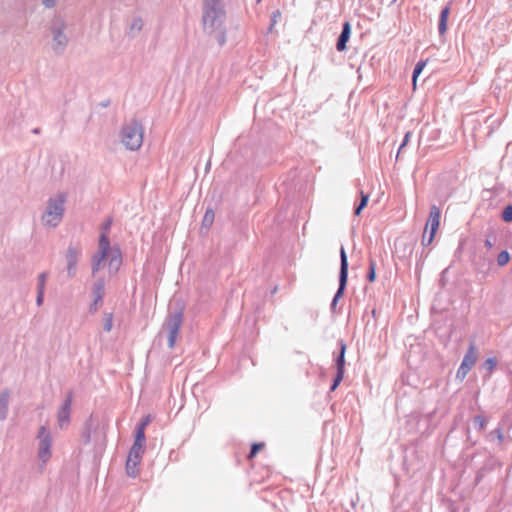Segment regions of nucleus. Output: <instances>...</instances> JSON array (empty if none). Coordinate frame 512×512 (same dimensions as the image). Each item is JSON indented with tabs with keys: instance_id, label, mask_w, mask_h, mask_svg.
I'll use <instances>...</instances> for the list:
<instances>
[{
	"instance_id": "obj_1",
	"label": "nucleus",
	"mask_w": 512,
	"mask_h": 512,
	"mask_svg": "<svg viewBox=\"0 0 512 512\" xmlns=\"http://www.w3.org/2000/svg\"><path fill=\"white\" fill-rule=\"evenodd\" d=\"M121 265L120 250L116 246H111L108 237L102 234L99 239L98 250L91 259L92 276L106 275L110 278L118 272Z\"/></svg>"
},
{
	"instance_id": "obj_2",
	"label": "nucleus",
	"mask_w": 512,
	"mask_h": 512,
	"mask_svg": "<svg viewBox=\"0 0 512 512\" xmlns=\"http://www.w3.org/2000/svg\"><path fill=\"white\" fill-rule=\"evenodd\" d=\"M202 23L205 33L219 45L227 42L226 11L223 0H203Z\"/></svg>"
},
{
	"instance_id": "obj_3",
	"label": "nucleus",
	"mask_w": 512,
	"mask_h": 512,
	"mask_svg": "<svg viewBox=\"0 0 512 512\" xmlns=\"http://www.w3.org/2000/svg\"><path fill=\"white\" fill-rule=\"evenodd\" d=\"M48 36L52 52L57 56L63 55L70 41L69 25L64 16L56 14L51 18L48 24Z\"/></svg>"
},
{
	"instance_id": "obj_4",
	"label": "nucleus",
	"mask_w": 512,
	"mask_h": 512,
	"mask_svg": "<svg viewBox=\"0 0 512 512\" xmlns=\"http://www.w3.org/2000/svg\"><path fill=\"white\" fill-rule=\"evenodd\" d=\"M67 194L57 192L50 196L46 201L45 207L40 217L41 224L47 228L57 227L64 216Z\"/></svg>"
},
{
	"instance_id": "obj_5",
	"label": "nucleus",
	"mask_w": 512,
	"mask_h": 512,
	"mask_svg": "<svg viewBox=\"0 0 512 512\" xmlns=\"http://www.w3.org/2000/svg\"><path fill=\"white\" fill-rule=\"evenodd\" d=\"M122 145L131 151L138 150L143 143V127L136 120L125 123L119 133Z\"/></svg>"
},
{
	"instance_id": "obj_6",
	"label": "nucleus",
	"mask_w": 512,
	"mask_h": 512,
	"mask_svg": "<svg viewBox=\"0 0 512 512\" xmlns=\"http://www.w3.org/2000/svg\"><path fill=\"white\" fill-rule=\"evenodd\" d=\"M37 456L40 461V467L43 468L52 456V435L45 425L40 426L37 433Z\"/></svg>"
},
{
	"instance_id": "obj_7",
	"label": "nucleus",
	"mask_w": 512,
	"mask_h": 512,
	"mask_svg": "<svg viewBox=\"0 0 512 512\" xmlns=\"http://www.w3.org/2000/svg\"><path fill=\"white\" fill-rule=\"evenodd\" d=\"M182 325V312H175L172 314H169L167 317L164 326L163 331L167 334L168 339V347L173 348L176 343V338L178 336L180 327Z\"/></svg>"
},
{
	"instance_id": "obj_8",
	"label": "nucleus",
	"mask_w": 512,
	"mask_h": 512,
	"mask_svg": "<svg viewBox=\"0 0 512 512\" xmlns=\"http://www.w3.org/2000/svg\"><path fill=\"white\" fill-rule=\"evenodd\" d=\"M95 280L92 286L93 302L90 305V312H96L102 305L105 295V284L108 279L106 275L92 276Z\"/></svg>"
},
{
	"instance_id": "obj_9",
	"label": "nucleus",
	"mask_w": 512,
	"mask_h": 512,
	"mask_svg": "<svg viewBox=\"0 0 512 512\" xmlns=\"http://www.w3.org/2000/svg\"><path fill=\"white\" fill-rule=\"evenodd\" d=\"M340 275H339V288L332 300L331 307L334 308L338 302V300L342 297L344 289L347 284L348 278V260L344 247L340 248Z\"/></svg>"
},
{
	"instance_id": "obj_10",
	"label": "nucleus",
	"mask_w": 512,
	"mask_h": 512,
	"mask_svg": "<svg viewBox=\"0 0 512 512\" xmlns=\"http://www.w3.org/2000/svg\"><path fill=\"white\" fill-rule=\"evenodd\" d=\"M82 250L77 245H70L65 252L66 273L68 278H74L77 274V265Z\"/></svg>"
},
{
	"instance_id": "obj_11",
	"label": "nucleus",
	"mask_w": 512,
	"mask_h": 512,
	"mask_svg": "<svg viewBox=\"0 0 512 512\" xmlns=\"http://www.w3.org/2000/svg\"><path fill=\"white\" fill-rule=\"evenodd\" d=\"M72 401L73 395L71 392H69L57 411V424L61 430L66 429L69 426Z\"/></svg>"
},
{
	"instance_id": "obj_12",
	"label": "nucleus",
	"mask_w": 512,
	"mask_h": 512,
	"mask_svg": "<svg viewBox=\"0 0 512 512\" xmlns=\"http://www.w3.org/2000/svg\"><path fill=\"white\" fill-rule=\"evenodd\" d=\"M478 358V353L474 345H470L467 353L465 354L462 363L456 373L457 379L460 381L464 380L468 372L475 365Z\"/></svg>"
},
{
	"instance_id": "obj_13",
	"label": "nucleus",
	"mask_w": 512,
	"mask_h": 512,
	"mask_svg": "<svg viewBox=\"0 0 512 512\" xmlns=\"http://www.w3.org/2000/svg\"><path fill=\"white\" fill-rule=\"evenodd\" d=\"M143 27H144L143 19L140 16H133L127 22L125 33L130 38H135L141 33Z\"/></svg>"
},
{
	"instance_id": "obj_14",
	"label": "nucleus",
	"mask_w": 512,
	"mask_h": 512,
	"mask_svg": "<svg viewBox=\"0 0 512 512\" xmlns=\"http://www.w3.org/2000/svg\"><path fill=\"white\" fill-rule=\"evenodd\" d=\"M440 216V209L437 206L433 205L430 209L429 218L426 224V229L430 227V232H432V236H435L437 229L440 225Z\"/></svg>"
},
{
	"instance_id": "obj_15",
	"label": "nucleus",
	"mask_w": 512,
	"mask_h": 512,
	"mask_svg": "<svg viewBox=\"0 0 512 512\" xmlns=\"http://www.w3.org/2000/svg\"><path fill=\"white\" fill-rule=\"evenodd\" d=\"M10 402V393L8 390L0 392V420L3 421L8 416V408Z\"/></svg>"
},
{
	"instance_id": "obj_16",
	"label": "nucleus",
	"mask_w": 512,
	"mask_h": 512,
	"mask_svg": "<svg viewBox=\"0 0 512 512\" xmlns=\"http://www.w3.org/2000/svg\"><path fill=\"white\" fill-rule=\"evenodd\" d=\"M351 33L350 24L348 22L344 23L343 30L338 38L336 48L338 51H343L346 49V43L349 40Z\"/></svg>"
},
{
	"instance_id": "obj_17",
	"label": "nucleus",
	"mask_w": 512,
	"mask_h": 512,
	"mask_svg": "<svg viewBox=\"0 0 512 512\" xmlns=\"http://www.w3.org/2000/svg\"><path fill=\"white\" fill-rule=\"evenodd\" d=\"M143 452H144V444L133 443V445L130 449L128 458H130L132 460L140 461Z\"/></svg>"
},
{
	"instance_id": "obj_18",
	"label": "nucleus",
	"mask_w": 512,
	"mask_h": 512,
	"mask_svg": "<svg viewBox=\"0 0 512 512\" xmlns=\"http://www.w3.org/2000/svg\"><path fill=\"white\" fill-rule=\"evenodd\" d=\"M449 8L445 7L440 14V20H439V33L444 34L447 30V19L449 16Z\"/></svg>"
},
{
	"instance_id": "obj_19",
	"label": "nucleus",
	"mask_w": 512,
	"mask_h": 512,
	"mask_svg": "<svg viewBox=\"0 0 512 512\" xmlns=\"http://www.w3.org/2000/svg\"><path fill=\"white\" fill-rule=\"evenodd\" d=\"M140 461L138 460H132L130 458H127L126 462V472L130 477H135L137 475V466Z\"/></svg>"
},
{
	"instance_id": "obj_20",
	"label": "nucleus",
	"mask_w": 512,
	"mask_h": 512,
	"mask_svg": "<svg viewBox=\"0 0 512 512\" xmlns=\"http://www.w3.org/2000/svg\"><path fill=\"white\" fill-rule=\"evenodd\" d=\"M215 218V214L212 209L206 210L203 220H202V226L206 229H209L210 226L213 224Z\"/></svg>"
},
{
	"instance_id": "obj_21",
	"label": "nucleus",
	"mask_w": 512,
	"mask_h": 512,
	"mask_svg": "<svg viewBox=\"0 0 512 512\" xmlns=\"http://www.w3.org/2000/svg\"><path fill=\"white\" fill-rule=\"evenodd\" d=\"M425 66H426V61H419L414 68L413 77H412L414 89L416 88L417 78L421 74V72L423 71Z\"/></svg>"
},
{
	"instance_id": "obj_22",
	"label": "nucleus",
	"mask_w": 512,
	"mask_h": 512,
	"mask_svg": "<svg viewBox=\"0 0 512 512\" xmlns=\"http://www.w3.org/2000/svg\"><path fill=\"white\" fill-rule=\"evenodd\" d=\"M345 350H346V345L344 343H341V351H340V355L337 359V371H341L342 373H344V354H345Z\"/></svg>"
},
{
	"instance_id": "obj_23",
	"label": "nucleus",
	"mask_w": 512,
	"mask_h": 512,
	"mask_svg": "<svg viewBox=\"0 0 512 512\" xmlns=\"http://www.w3.org/2000/svg\"><path fill=\"white\" fill-rule=\"evenodd\" d=\"M113 327V315L111 313H106L103 316V328L105 331L110 332Z\"/></svg>"
},
{
	"instance_id": "obj_24",
	"label": "nucleus",
	"mask_w": 512,
	"mask_h": 512,
	"mask_svg": "<svg viewBox=\"0 0 512 512\" xmlns=\"http://www.w3.org/2000/svg\"><path fill=\"white\" fill-rule=\"evenodd\" d=\"M47 279V273L42 272L38 275L37 278V291H44L45 290V284Z\"/></svg>"
},
{
	"instance_id": "obj_25",
	"label": "nucleus",
	"mask_w": 512,
	"mask_h": 512,
	"mask_svg": "<svg viewBox=\"0 0 512 512\" xmlns=\"http://www.w3.org/2000/svg\"><path fill=\"white\" fill-rule=\"evenodd\" d=\"M368 200H369V196L362 192L361 193V201L355 210L356 215H360L361 211L366 207Z\"/></svg>"
},
{
	"instance_id": "obj_26",
	"label": "nucleus",
	"mask_w": 512,
	"mask_h": 512,
	"mask_svg": "<svg viewBox=\"0 0 512 512\" xmlns=\"http://www.w3.org/2000/svg\"><path fill=\"white\" fill-rule=\"evenodd\" d=\"M510 260V255L507 251H502L497 257V263L499 266L506 265Z\"/></svg>"
},
{
	"instance_id": "obj_27",
	"label": "nucleus",
	"mask_w": 512,
	"mask_h": 512,
	"mask_svg": "<svg viewBox=\"0 0 512 512\" xmlns=\"http://www.w3.org/2000/svg\"><path fill=\"white\" fill-rule=\"evenodd\" d=\"M486 424V419L482 416H476L474 418V426L479 429L483 430Z\"/></svg>"
},
{
	"instance_id": "obj_28",
	"label": "nucleus",
	"mask_w": 512,
	"mask_h": 512,
	"mask_svg": "<svg viewBox=\"0 0 512 512\" xmlns=\"http://www.w3.org/2000/svg\"><path fill=\"white\" fill-rule=\"evenodd\" d=\"M503 220L506 222L512 221V205L507 206L502 213Z\"/></svg>"
},
{
	"instance_id": "obj_29",
	"label": "nucleus",
	"mask_w": 512,
	"mask_h": 512,
	"mask_svg": "<svg viewBox=\"0 0 512 512\" xmlns=\"http://www.w3.org/2000/svg\"><path fill=\"white\" fill-rule=\"evenodd\" d=\"M144 442H145L144 430L138 428L137 431H136L134 443L144 444Z\"/></svg>"
},
{
	"instance_id": "obj_30",
	"label": "nucleus",
	"mask_w": 512,
	"mask_h": 512,
	"mask_svg": "<svg viewBox=\"0 0 512 512\" xmlns=\"http://www.w3.org/2000/svg\"><path fill=\"white\" fill-rule=\"evenodd\" d=\"M496 366V360L494 358H488L485 363H484V367L489 370V371H492Z\"/></svg>"
},
{
	"instance_id": "obj_31",
	"label": "nucleus",
	"mask_w": 512,
	"mask_h": 512,
	"mask_svg": "<svg viewBox=\"0 0 512 512\" xmlns=\"http://www.w3.org/2000/svg\"><path fill=\"white\" fill-rule=\"evenodd\" d=\"M343 375H344V373H342L341 371H337V375L335 377V380L331 387V390H335L337 388V386L340 384V382L343 379Z\"/></svg>"
},
{
	"instance_id": "obj_32",
	"label": "nucleus",
	"mask_w": 512,
	"mask_h": 512,
	"mask_svg": "<svg viewBox=\"0 0 512 512\" xmlns=\"http://www.w3.org/2000/svg\"><path fill=\"white\" fill-rule=\"evenodd\" d=\"M42 5L47 9H52L57 5L58 0H40Z\"/></svg>"
},
{
	"instance_id": "obj_33",
	"label": "nucleus",
	"mask_w": 512,
	"mask_h": 512,
	"mask_svg": "<svg viewBox=\"0 0 512 512\" xmlns=\"http://www.w3.org/2000/svg\"><path fill=\"white\" fill-rule=\"evenodd\" d=\"M368 280L373 282L375 280V264L374 262L370 263V271L368 273Z\"/></svg>"
},
{
	"instance_id": "obj_34",
	"label": "nucleus",
	"mask_w": 512,
	"mask_h": 512,
	"mask_svg": "<svg viewBox=\"0 0 512 512\" xmlns=\"http://www.w3.org/2000/svg\"><path fill=\"white\" fill-rule=\"evenodd\" d=\"M435 236H432V232H430L429 236H426L425 234L423 235V238H422V244L427 246V245H430L433 241Z\"/></svg>"
},
{
	"instance_id": "obj_35",
	"label": "nucleus",
	"mask_w": 512,
	"mask_h": 512,
	"mask_svg": "<svg viewBox=\"0 0 512 512\" xmlns=\"http://www.w3.org/2000/svg\"><path fill=\"white\" fill-rule=\"evenodd\" d=\"M262 447H263V444H260V443L254 444L251 448L250 457L255 456L256 453L262 449Z\"/></svg>"
},
{
	"instance_id": "obj_36",
	"label": "nucleus",
	"mask_w": 512,
	"mask_h": 512,
	"mask_svg": "<svg viewBox=\"0 0 512 512\" xmlns=\"http://www.w3.org/2000/svg\"><path fill=\"white\" fill-rule=\"evenodd\" d=\"M44 300V291H37L36 304L41 306Z\"/></svg>"
},
{
	"instance_id": "obj_37",
	"label": "nucleus",
	"mask_w": 512,
	"mask_h": 512,
	"mask_svg": "<svg viewBox=\"0 0 512 512\" xmlns=\"http://www.w3.org/2000/svg\"><path fill=\"white\" fill-rule=\"evenodd\" d=\"M149 423V417H145L144 419H142L141 423L139 424V429H142V430H145V427L148 425Z\"/></svg>"
},
{
	"instance_id": "obj_38",
	"label": "nucleus",
	"mask_w": 512,
	"mask_h": 512,
	"mask_svg": "<svg viewBox=\"0 0 512 512\" xmlns=\"http://www.w3.org/2000/svg\"><path fill=\"white\" fill-rule=\"evenodd\" d=\"M410 136H411V133H410V132H407V133L405 134V137H404L403 143L401 144V146H400V149H399V150H401V149H402V148H403V147L408 143Z\"/></svg>"
},
{
	"instance_id": "obj_39",
	"label": "nucleus",
	"mask_w": 512,
	"mask_h": 512,
	"mask_svg": "<svg viewBox=\"0 0 512 512\" xmlns=\"http://www.w3.org/2000/svg\"><path fill=\"white\" fill-rule=\"evenodd\" d=\"M493 245H494V242L491 239L487 238L485 241V246L490 249L493 247Z\"/></svg>"
},
{
	"instance_id": "obj_40",
	"label": "nucleus",
	"mask_w": 512,
	"mask_h": 512,
	"mask_svg": "<svg viewBox=\"0 0 512 512\" xmlns=\"http://www.w3.org/2000/svg\"><path fill=\"white\" fill-rule=\"evenodd\" d=\"M495 433L497 435L498 440L502 441V437H503L502 432L500 430H496Z\"/></svg>"
}]
</instances>
